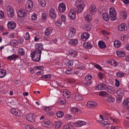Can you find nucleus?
<instances>
[{
    "label": "nucleus",
    "instance_id": "1",
    "mask_svg": "<svg viewBox=\"0 0 129 129\" xmlns=\"http://www.w3.org/2000/svg\"><path fill=\"white\" fill-rule=\"evenodd\" d=\"M84 7V5L82 0H77L74 4L75 11L78 13H81Z\"/></svg>",
    "mask_w": 129,
    "mask_h": 129
},
{
    "label": "nucleus",
    "instance_id": "2",
    "mask_svg": "<svg viewBox=\"0 0 129 129\" xmlns=\"http://www.w3.org/2000/svg\"><path fill=\"white\" fill-rule=\"evenodd\" d=\"M35 50L33 52H32L31 54L32 59L35 61L38 62L41 59V53L40 52V51L39 50Z\"/></svg>",
    "mask_w": 129,
    "mask_h": 129
},
{
    "label": "nucleus",
    "instance_id": "3",
    "mask_svg": "<svg viewBox=\"0 0 129 129\" xmlns=\"http://www.w3.org/2000/svg\"><path fill=\"white\" fill-rule=\"evenodd\" d=\"M109 18L112 21L115 20L116 19V12L115 9L113 7L109 8Z\"/></svg>",
    "mask_w": 129,
    "mask_h": 129
},
{
    "label": "nucleus",
    "instance_id": "4",
    "mask_svg": "<svg viewBox=\"0 0 129 129\" xmlns=\"http://www.w3.org/2000/svg\"><path fill=\"white\" fill-rule=\"evenodd\" d=\"M6 11L9 17H13L14 16V12L12 7L9 5L7 7Z\"/></svg>",
    "mask_w": 129,
    "mask_h": 129
},
{
    "label": "nucleus",
    "instance_id": "5",
    "mask_svg": "<svg viewBox=\"0 0 129 129\" xmlns=\"http://www.w3.org/2000/svg\"><path fill=\"white\" fill-rule=\"evenodd\" d=\"M33 7V2L31 0H28L25 4L26 10L27 11H29L32 9Z\"/></svg>",
    "mask_w": 129,
    "mask_h": 129
},
{
    "label": "nucleus",
    "instance_id": "6",
    "mask_svg": "<svg viewBox=\"0 0 129 129\" xmlns=\"http://www.w3.org/2000/svg\"><path fill=\"white\" fill-rule=\"evenodd\" d=\"M49 14L50 18L53 20H55L57 16L56 11L52 8H51L49 11Z\"/></svg>",
    "mask_w": 129,
    "mask_h": 129
},
{
    "label": "nucleus",
    "instance_id": "7",
    "mask_svg": "<svg viewBox=\"0 0 129 129\" xmlns=\"http://www.w3.org/2000/svg\"><path fill=\"white\" fill-rule=\"evenodd\" d=\"M11 111L12 114L17 116H20L22 115V113L20 111L15 108L12 109Z\"/></svg>",
    "mask_w": 129,
    "mask_h": 129
},
{
    "label": "nucleus",
    "instance_id": "8",
    "mask_svg": "<svg viewBox=\"0 0 129 129\" xmlns=\"http://www.w3.org/2000/svg\"><path fill=\"white\" fill-rule=\"evenodd\" d=\"M51 122L48 119H45L42 123V125L46 127H49L51 126Z\"/></svg>",
    "mask_w": 129,
    "mask_h": 129
},
{
    "label": "nucleus",
    "instance_id": "9",
    "mask_svg": "<svg viewBox=\"0 0 129 129\" xmlns=\"http://www.w3.org/2000/svg\"><path fill=\"white\" fill-rule=\"evenodd\" d=\"M89 10L90 13L93 15L96 13L97 12V8L94 5H91L89 8Z\"/></svg>",
    "mask_w": 129,
    "mask_h": 129
},
{
    "label": "nucleus",
    "instance_id": "10",
    "mask_svg": "<svg viewBox=\"0 0 129 129\" xmlns=\"http://www.w3.org/2000/svg\"><path fill=\"white\" fill-rule=\"evenodd\" d=\"M62 95L65 97L69 98H70V91L67 89H63L61 91Z\"/></svg>",
    "mask_w": 129,
    "mask_h": 129
},
{
    "label": "nucleus",
    "instance_id": "11",
    "mask_svg": "<svg viewBox=\"0 0 129 129\" xmlns=\"http://www.w3.org/2000/svg\"><path fill=\"white\" fill-rule=\"evenodd\" d=\"M97 105V103L95 102L91 101H88L86 104V106L89 108H93Z\"/></svg>",
    "mask_w": 129,
    "mask_h": 129
},
{
    "label": "nucleus",
    "instance_id": "12",
    "mask_svg": "<svg viewBox=\"0 0 129 129\" xmlns=\"http://www.w3.org/2000/svg\"><path fill=\"white\" fill-rule=\"evenodd\" d=\"M16 26V23L13 21L9 22L7 24L8 28L10 30H12Z\"/></svg>",
    "mask_w": 129,
    "mask_h": 129
},
{
    "label": "nucleus",
    "instance_id": "13",
    "mask_svg": "<svg viewBox=\"0 0 129 129\" xmlns=\"http://www.w3.org/2000/svg\"><path fill=\"white\" fill-rule=\"evenodd\" d=\"M69 15L71 19L74 20L76 17V12L73 9H71L69 12Z\"/></svg>",
    "mask_w": 129,
    "mask_h": 129
},
{
    "label": "nucleus",
    "instance_id": "14",
    "mask_svg": "<svg viewBox=\"0 0 129 129\" xmlns=\"http://www.w3.org/2000/svg\"><path fill=\"white\" fill-rule=\"evenodd\" d=\"M58 9L59 11L61 12H64L66 9L65 4L63 3H60L59 5Z\"/></svg>",
    "mask_w": 129,
    "mask_h": 129
},
{
    "label": "nucleus",
    "instance_id": "15",
    "mask_svg": "<svg viewBox=\"0 0 129 129\" xmlns=\"http://www.w3.org/2000/svg\"><path fill=\"white\" fill-rule=\"evenodd\" d=\"M106 85L103 83L98 84L96 87V89L98 90H103L105 89Z\"/></svg>",
    "mask_w": 129,
    "mask_h": 129
},
{
    "label": "nucleus",
    "instance_id": "16",
    "mask_svg": "<svg viewBox=\"0 0 129 129\" xmlns=\"http://www.w3.org/2000/svg\"><path fill=\"white\" fill-rule=\"evenodd\" d=\"M33 114L30 113L28 114L26 116V118L30 122H35V119L33 118Z\"/></svg>",
    "mask_w": 129,
    "mask_h": 129
},
{
    "label": "nucleus",
    "instance_id": "17",
    "mask_svg": "<svg viewBox=\"0 0 129 129\" xmlns=\"http://www.w3.org/2000/svg\"><path fill=\"white\" fill-rule=\"evenodd\" d=\"M90 36V35L88 33H84L81 34V38L82 40L85 41L87 40Z\"/></svg>",
    "mask_w": 129,
    "mask_h": 129
},
{
    "label": "nucleus",
    "instance_id": "18",
    "mask_svg": "<svg viewBox=\"0 0 129 129\" xmlns=\"http://www.w3.org/2000/svg\"><path fill=\"white\" fill-rule=\"evenodd\" d=\"M105 89L111 94L114 93L115 91V89L113 87L110 86H106Z\"/></svg>",
    "mask_w": 129,
    "mask_h": 129
},
{
    "label": "nucleus",
    "instance_id": "19",
    "mask_svg": "<svg viewBox=\"0 0 129 129\" xmlns=\"http://www.w3.org/2000/svg\"><path fill=\"white\" fill-rule=\"evenodd\" d=\"M36 50L37 51L38 50L40 51V52L42 53L41 50L43 49V45L41 43H37L35 45Z\"/></svg>",
    "mask_w": 129,
    "mask_h": 129
},
{
    "label": "nucleus",
    "instance_id": "20",
    "mask_svg": "<svg viewBox=\"0 0 129 129\" xmlns=\"http://www.w3.org/2000/svg\"><path fill=\"white\" fill-rule=\"evenodd\" d=\"M18 14L20 17L21 18L24 17L26 16L27 14L24 10H19L18 12Z\"/></svg>",
    "mask_w": 129,
    "mask_h": 129
},
{
    "label": "nucleus",
    "instance_id": "21",
    "mask_svg": "<svg viewBox=\"0 0 129 129\" xmlns=\"http://www.w3.org/2000/svg\"><path fill=\"white\" fill-rule=\"evenodd\" d=\"M86 124V122L82 121H78L75 123V125L76 127H80Z\"/></svg>",
    "mask_w": 129,
    "mask_h": 129
},
{
    "label": "nucleus",
    "instance_id": "22",
    "mask_svg": "<svg viewBox=\"0 0 129 129\" xmlns=\"http://www.w3.org/2000/svg\"><path fill=\"white\" fill-rule=\"evenodd\" d=\"M83 46L85 48L89 49L93 47V46L90 43L88 42H85L83 44Z\"/></svg>",
    "mask_w": 129,
    "mask_h": 129
},
{
    "label": "nucleus",
    "instance_id": "23",
    "mask_svg": "<svg viewBox=\"0 0 129 129\" xmlns=\"http://www.w3.org/2000/svg\"><path fill=\"white\" fill-rule=\"evenodd\" d=\"M126 24L122 23H121L118 26V29L120 31H124L125 30Z\"/></svg>",
    "mask_w": 129,
    "mask_h": 129
},
{
    "label": "nucleus",
    "instance_id": "24",
    "mask_svg": "<svg viewBox=\"0 0 129 129\" xmlns=\"http://www.w3.org/2000/svg\"><path fill=\"white\" fill-rule=\"evenodd\" d=\"M99 47L101 49H104L106 47V45L104 42L100 41L98 43Z\"/></svg>",
    "mask_w": 129,
    "mask_h": 129
},
{
    "label": "nucleus",
    "instance_id": "25",
    "mask_svg": "<svg viewBox=\"0 0 129 129\" xmlns=\"http://www.w3.org/2000/svg\"><path fill=\"white\" fill-rule=\"evenodd\" d=\"M117 55L119 57H123L126 55L125 52L123 51H119L116 52Z\"/></svg>",
    "mask_w": 129,
    "mask_h": 129
},
{
    "label": "nucleus",
    "instance_id": "26",
    "mask_svg": "<svg viewBox=\"0 0 129 129\" xmlns=\"http://www.w3.org/2000/svg\"><path fill=\"white\" fill-rule=\"evenodd\" d=\"M74 100L76 101H79L82 98L81 95L78 93H77L74 94V96L73 97Z\"/></svg>",
    "mask_w": 129,
    "mask_h": 129
},
{
    "label": "nucleus",
    "instance_id": "27",
    "mask_svg": "<svg viewBox=\"0 0 129 129\" xmlns=\"http://www.w3.org/2000/svg\"><path fill=\"white\" fill-rule=\"evenodd\" d=\"M19 56L15 54H13L12 55L9 56L7 57V59L9 60H13L16 59L19 57Z\"/></svg>",
    "mask_w": 129,
    "mask_h": 129
},
{
    "label": "nucleus",
    "instance_id": "28",
    "mask_svg": "<svg viewBox=\"0 0 129 129\" xmlns=\"http://www.w3.org/2000/svg\"><path fill=\"white\" fill-rule=\"evenodd\" d=\"M7 74L6 70L4 69H0V78L4 77Z\"/></svg>",
    "mask_w": 129,
    "mask_h": 129
},
{
    "label": "nucleus",
    "instance_id": "29",
    "mask_svg": "<svg viewBox=\"0 0 129 129\" xmlns=\"http://www.w3.org/2000/svg\"><path fill=\"white\" fill-rule=\"evenodd\" d=\"M18 53L19 55L24 56L25 55V51L24 49L20 48L18 49Z\"/></svg>",
    "mask_w": 129,
    "mask_h": 129
},
{
    "label": "nucleus",
    "instance_id": "30",
    "mask_svg": "<svg viewBox=\"0 0 129 129\" xmlns=\"http://www.w3.org/2000/svg\"><path fill=\"white\" fill-rule=\"evenodd\" d=\"M78 52L76 51L72 50L69 53V55L71 56V57H74L77 56Z\"/></svg>",
    "mask_w": 129,
    "mask_h": 129
},
{
    "label": "nucleus",
    "instance_id": "31",
    "mask_svg": "<svg viewBox=\"0 0 129 129\" xmlns=\"http://www.w3.org/2000/svg\"><path fill=\"white\" fill-rule=\"evenodd\" d=\"M78 40L77 39H70L69 43L72 45H76L78 43Z\"/></svg>",
    "mask_w": 129,
    "mask_h": 129
},
{
    "label": "nucleus",
    "instance_id": "32",
    "mask_svg": "<svg viewBox=\"0 0 129 129\" xmlns=\"http://www.w3.org/2000/svg\"><path fill=\"white\" fill-rule=\"evenodd\" d=\"M54 124L55 128H58L61 127L62 124V123L59 121H57L55 122Z\"/></svg>",
    "mask_w": 129,
    "mask_h": 129
},
{
    "label": "nucleus",
    "instance_id": "33",
    "mask_svg": "<svg viewBox=\"0 0 129 129\" xmlns=\"http://www.w3.org/2000/svg\"><path fill=\"white\" fill-rule=\"evenodd\" d=\"M99 95L100 96H103L106 98L109 95V94L106 91H102L99 92Z\"/></svg>",
    "mask_w": 129,
    "mask_h": 129
},
{
    "label": "nucleus",
    "instance_id": "34",
    "mask_svg": "<svg viewBox=\"0 0 129 129\" xmlns=\"http://www.w3.org/2000/svg\"><path fill=\"white\" fill-rule=\"evenodd\" d=\"M52 29L51 27H48L47 28L45 31V35H49L52 33Z\"/></svg>",
    "mask_w": 129,
    "mask_h": 129
},
{
    "label": "nucleus",
    "instance_id": "35",
    "mask_svg": "<svg viewBox=\"0 0 129 129\" xmlns=\"http://www.w3.org/2000/svg\"><path fill=\"white\" fill-rule=\"evenodd\" d=\"M38 2L39 6L42 7H44L46 4L45 0H39Z\"/></svg>",
    "mask_w": 129,
    "mask_h": 129
},
{
    "label": "nucleus",
    "instance_id": "36",
    "mask_svg": "<svg viewBox=\"0 0 129 129\" xmlns=\"http://www.w3.org/2000/svg\"><path fill=\"white\" fill-rule=\"evenodd\" d=\"M102 17L103 19L105 21H107L109 20V17L107 13H104L102 15Z\"/></svg>",
    "mask_w": 129,
    "mask_h": 129
},
{
    "label": "nucleus",
    "instance_id": "37",
    "mask_svg": "<svg viewBox=\"0 0 129 129\" xmlns=\"http://www.w3.org/2000/svg\"><path fill=\"white\" fill-rule=\"evenodd\" d=\"M64 115V113L62 111H59L56 113V115L58 118H60L62 117Z\"/></svg>",
    "mask_w": 129,
    "mask_h": 129
},
{
    "label": "nucleus",
    "instance_id": "38",
    "mask_svg": "<svg viewBox=\"0 0 129 129\" xmlns=\"http://www.w3.org/2000/svg\"><path fill=\"white\" fill-rule=\"evenodd\" d=\"M106 100L107 101L111 102H113L114 101V98L111 95H108V96L106 98Z\"/></svg>",
    "mask_w": 129,
    "mask_h": 129
},
{
    "label": "nucleus",
    "instance_id": "39",
    "mask_svg": "<svg viewBox=\"0 0 129 129\" xmlns=\"http://www.w3.org/2000/svg\"><path fill=\"white\" fill-rule=\"evenodd\" d=\"M10 43L12 46H17L18 45L19 42L16 40H12L11 41Z\"/></svg>",
    "mask_w": 129,
    "mask_h": 129
},
{
    "label": "nucleus",
    "instance_id": "40",
    "mask_svg": "<svg viewBox=\"0 0 129 129\" xmlns=\"http://www.w3.org/2000/svg\"><path fill=\"white\" fill-rule=\"evenodd\" d=\"M121 15L122 17L124 19H125L127 17V15L126 13L124 11L122 10L120 12Z\"/></svg>",
    "mask_w": 129,
    "mask_h": 129
},
{
    "label": "nucleus",
    "instance_id": "41",
    "mask_svg": "<svg viewBox=\"0 0 129 129\" xmlns=\"http://www.w3.org/2000/svg\"><path fill=\"white\" fill-rule=\"evenodd\" d=\"M85 20L88 22H91L92 20V17L89 14H87L85 16Z\"/></svg>",
    "mask_w": 129,
    "mask_h": 129
},
{
    "label": "nucleus",
    "instance_id": "42",
    "mask_svg": "<svg viewBox=\"0 0 129 129\" xmlns=\"http://www.w3.org/2000/svg\"><path fill=\"white\" fill-rule=\"evenodd\" d=\"M115 47L116 48H119L121 45V42L118 40L115 41L114 43Z\"/></svg>",
    "mask_w": 129,
    "mask_h": 129
},
{
    "label": "nucleus",
    "instance_id": "43",
    "mask_svg": "<svg viewBox=\"0 0 129 129\" xmlns=\"http://www.w3.org/2000/svg\"><path fill=\"white\" fill-rule=\"evenodd\" d=\"M123 105L124 107L127 108L129 107V98L126 99L124 101Z\"/></svg>",
    "mask_w": 129,
    "mask_h": 129
},
{
    "label": "nucleus",
    "instance_id": "44",
    "mask_svg": "<svg viewBox=\"0 0 129 129\" xmlns=\"http://www.w3.org/2000/svg\"><path fill=\"white\" fill-rule=\"evenodd\" d=\"M73 125L71 124H68L64 126L63 129H75Z\"/></svg>",
    "mask_w": 129,
    "mask_h": 129
},
{
    "label": "nucleus",
    "instance_id": "45",
    "mask_svg": "<svg viewBox=\"0 0 129 129\" xmlns=\"http://www.w3.org/2000/svg\"><path fill=\"white\" fill-rule=\"evenodd\" d=\"M72 111L74 112L78 113L80 112V109L78 108L74 107L71 109Z\"/></svg>",
    "mask_w": 129,
    "mask_h": 129
},
{
    "label": "nucleus",
    "instance_id": "46",
    "mask_svg": "<svg viewBox=\"0 0 129 129\" xmlns=\"http://www.w3.org/2000/svg\"><path fill=\"white\" fill-rule=\"evenodd\" d=\"M58 103L61 105L63 104L66 103V101L63 98L59 99L58 101Z\"/></svg>",
    "mask_w": 129,
    "mask_h": 129
},
{
    "label": "nucleus",
    "instance_id": "47",
    "mask_svg": "<svg viewBox=\"0 0 129 129\" xmlns=\"http://www.w3.org/2000/svg\"><path fill=\"white\" fill-rule=\"evenodd\" d=\"M65 64L68 66H71L73 65V63L72 60H67Z\"/></svg>",
    "mask_w": 129,
    "mask_h": 129
},
{
    "label": "nucleus",
    "instance_id": "48",
    "mask_svg": "<svg viewBox=\"0 0 129 129\" xmlns=\"http://www.w3.org/2000/svg\"><path fill=\"white\" fill-rule=\"evenodd\" d=\"M124 90L122 89L119 88L116 90V92L118 95H121L124 93Z\"/></svg>",
    "mask_w": 129,
    "mask_h": 129
},
{
    "label": "nucleus",
    "instance_id": "49",
    "mask_svg": "<svg viewBox=\"0 0 129 129\" xmlns=\"http://www.w3.org/2000/svg\"><path fill=\"white\" fill-rule=\"evenodd\" d=\"M100 125H102L103 126L105 127L107 125H110L109 124L107 121L103 120L101 121V122H100Z\"/></svg>",
    "mask_w": 129,
    "mask_h": 129
},
{
    "label": "nucleus",
    "instance_id": "50",
    "mask_svg": "<svg viewBox=\"0 0 129 129\" xmlns=\"http://www.w3.org/2000/svg\"><path fill=\"white\" fill-rule=\"evenodd\" d=\"M116 75L118 77H123L124 75V74L123 72L120 71L117 72Z\"/></svg>",
    "mask_w": 129,
    "mask_h": 129
},
{
    "label": "nucleus",
    "instance_id": "51",
    "mask_svg": "<svg viewBox=\"0 0 129 129\" xmlns=\"http://www.w3.org/2000/svg\"><path fill=\"white\" fill-rule=\"evenodd\" d=\"M47 15L45 13H43L42 15L41 19L43 22H44L47 19Z\"/></svg>",
    "mask_w": 129,
    "mask_h": 129
},
{
    "label": "nucleus",
    "instance_id": "52",
    "mask_svg": "<svg viewBox=\"0 0 129 129\" xmlns=\"http://www.w3.org/2000/svg\"><path fill=\"white\" fill-rule=\"evenodd\" d=\"M61 20L63 22H65L66 20V17L65 15L62 14L60 15Z\"/></svg>",
    "mask_w": 129,
    "mask_h": 129
},
{
    "label": "nucleus",
    "instance_id": "53",
    "mask_svg": "<svg viewBox=\"0 0 129 129\" xmlns=\"http://www.w3.org/2000/svg\"><path fill=\"white\" fill-rule=\"evenodd\" d=\"M72 69L71 68H67L65 72L66 74H70L72 73Z\"/></svg>",
    "mask_w": 129,
    "mask_h": 129
},
{
    "label": "nucleus",
    "instance_id": "54",
    "mask_svg": "<svg viewBox=\"0 0 129 129\" xmlns=\"http://www.w3.org/2000/svg\"><path fill=\"white\" fill-rule=\"evenodd\" d=\"M5 17V15L4 12L2 10H0V19H4Z\"/></svg>",
    "mask_w": 129,
    "mask_h": 129
},
{
    "label": "nucleus",
    "instance_id": "55",
    "mask_svg": "<svg viewBox=\"0 0 129 129\" xmlns=\"http://www.w3.org/2000/svg\"><path fill=\"white\" fill-rule=\"evenodd\" d=\"M98 78L101 79H102L104 77V74L102 73L99 72L98 73Z\"/></svg>",
    "mask_w": 129,
    "mask_h": 129
},
{
    "label": "nucleus",
    "instance_id": "56",
    "mask_svg": "<svg viewBox=\"0 0 129 129\" xmlns=\"http://www.w3.org/2000/svg\"><path fill=\"white\" fill-rule=\"evenodd\" d=\"M72 117V116L69 114H67L65 115L64 116V118L66 120H68L71 118Z\"/></svg>",
    "mask_w": 129,
    "mask_h": 129
},
{
    "label": "nucleus",
    "instance_id": "57",
    "mask_svg": "<svg viewBox=\"0 0 129 129\" xmlns=\"http://www.w3.org/2000/svg\"><path fill=\"white\" fill-rule=\"evenodd\" d=\"M42 78H43L50 79L51 78V75L50 74L43 75L42 76Z\"/></svg>",
    "mask_w": 129,
    "mask_h": 129
},
{
    "label": "nucleus",
    "instance_id": "58",
    "mask_svg": "<svg viewBox=\"0 0 129 129\" xmlns=\"http://www.w3.org/2000/svg\"><path fill=\"white\" fill-rule=\"evenodd\" d=\"M70 32L72 33V35L73 36H74L75 34V33L76 32V30L73 27H71L70 28Z\"/></svg>",
    "mask_w": 129,
    "mask_h": 129
},
{
    "label": "nucleus",
    "instance_id": "59",
    "mask_svg": "<svg viewBox=\"0 0 129 129\" xmlns=\"http://www.w3.org/2000/svg\"><path fill=\"white\" fill-rule=\"evenodd\" d=\"M62 21L59 20H58L56 22V24L59 26H60L62 24Z\"/></svg>",
    "mask_w": 129,
    "mask_h": 129
},
{
    "label": "nucleus",
    "instance_id": "60",
    "mask_svg": "<svg viewBox=\"0 0 129 129\" xmlns=\"http://www.w3.org/2000/svg\"><path fill=\"white\" fill-rule=\"evenodd\" d=\"M94 66L97 69H98L100 71L102 70V68L100 65L97 64H95Z\"/></svg>",
    "mask_w": 129,
    "mask_h": 129
},
{
    "label": "nucleus",
    "instance_id": "61",
    "mask_svg": "<svg viewBox=\"0 0 129 129\" xmlns=\"http://www.w3.org/2000/svg\"><path fill=\"white\" fill-rule=\"evenodd\" d=\"M115 86L117 87H118L120 85L119 81L117 79H115Z\"/></svg>",
    "mask_w": 129,
    "mask_h": 129
},
{
    "label": "nucleus",
    "instance_id": "62",
    "mask_svg": "<svg viewBox=\"0 0 129 129\" xmlns=\"http://www.w3.org/2000/svg\"><path fill=\"white\" fill-rule=\"evenodd\" d=\"M26 36L25 37V38L27 40H30V35L27 32L25 34Z\"/></svg>",
    "mask_w": 129,
    "mask_h": 129
},
{
    "label": "nucleus",
    "instance_id": "63",
    "mask_svg": "<svg viewBox=\"0 0 129 129\" xmlns=\"http://www.w3.org/2000/svg\"><path fill=\"white\" fill-rule=\"evenodd\" d=\"M25 129H35L31 125H26L25 127Z\"/></svg>",
    "mask_w": 129,
    "mask_h": 129
},
{
    "label": "nucleus",
    "instance_id": "64",
    "mask_svg": "<svg viewBox=\"0 0 129 129\" xmlns=\"http://www.w3.org/2000/svg\"><path fill=\"white\" fill-rule=\"evenodd\" d=\"M31 19L33 20H36L37 19V15L36 14L34 13L31 16Z\"/></svg>",
    "mask_w": 129,
    "mask_h": 129
}]
</instances>
